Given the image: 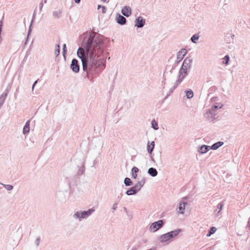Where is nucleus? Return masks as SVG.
Returning <instances> with one entry per match:
<instances>
[{"label":"nucleus","instance_id":"13","mask_svg":"<svg viewBox=\"0 0 250 250\" xmlns=\"http://www.w3.org/2000/svg\"><path fill=\"white\" fill-rule=\"evenodd\" d=\"M116 21L118 24L120 25H124L125 24L126 20L123 16L119 14L116 17Z\"/></svg>","mask_w":250,"mask_h":250},{"label":"nucleus","instance_id":"54","mask_svg":"<svg viewBox=\"0 0 250 250\" xmlns=\"http://www.w3.org/2000/svg\"><path fill=\"white\" fill-rule=\"evenodd\" d=\"M124 210L126 211V212L127 213L128 212H127V209L126 208H124Z\"/></svg>","mask_w":250,"mask_h":250},{"label":"nucleus","instance_id":"46","mask_svg":"<svg viewBox=\"0 0 250 250\" xmlns=\"http://www.w3.org/2000/svg\"><path fill=\"white\" fill-rule=\"evenodd\" d=\"M74 1L76 3H79L81 1V0H74Z\"/></svg>","mask_w":250,"mask_h":250},{"label":"nucleus","instance_id":"47","mask_svg":"<svg viewBox=\"0 0 250 250\" xmlns=\"http://www.w3.org/2000/svg\"><path fill=\"white\" fill-rule=\"evenodd\" d=\"M38 80H39V79H38L37 80L35 81L34 82V83H33V85H35H35H36V84L37 83Z\"/></svg>","mask_w":250,"mask_h":250},{"label":"nucleus","instance_id":"49","mask_svg":"<svg viewBox=\"0 0 250 250\" xmlns=\"http://www.w3.org/2000/svg\"><path fill=\"white\" fill-rule=\"evenodd\" d=\"M1 33L0 32V43L1 42H2V38H1Z\"/></svg>","mask_w":250,"mask_h":250},{"label":"nucleus","instance_id":"33","mask_svg":"<svg viewBox=\"0 0 250 250\" xmlns=\"http://www.w3.org/2000/svg\"><path fill=\"white\" fill-rule=\"evenodd\" d=\"M61 12L60 11H54L53 12V16L54 17L59 18Z\"/></svg>","mask_w":250,"mask_h":250},{"label":"nucleus","instance_id":"7","mask_svg":"<svg viewBox=\"0 0 250 250\" xmlns=\"http://www.w3.org/2000/svg\"><path fill=\"white\" fill-rule=\"evenodd\" d=\"M70 68L72 69L73 72L75 73H78L79 72L80 66L77 59H73L72 60L71 63L70 64Z\"/></svg>","mask_w":250,"mask_h":250},{"label":"nucleus","instance_id":"53","mask_svg":"<svg viewBox=\"0 0 250 250\" xmlns=\"http://www.w3.org/2000/svg\"><path fill=\"white\" fill-rule=\"evenodd\" d=\"M78 173L79 174H83V171H82L80 172V170H79V171L78 172Z\"/></svg>","mask_w":250,"mask_h":250},{"label":"nucleus","instance_id":"18","mask_svg":"<svg viewBox=\"0 0 250 250\" xmlns=\"http://www.w3.org/2000/svg\"><path fill=\"white\" fill-rule=\"evenodd\" d=\"M186 203L184 202H181L179 204V213L181 214H183L184 213V210L185 209V205Z\"/></svg>","mask_w":250,"mask_h":250},{"label":"nucleus","instance_id":"36","mask_svg":"<svg viewBox=\"0 0 250 250\" xmlns=\"http://www.w3.org/2000/svg\"><path fill=\"white\" fill-rule=\"evenodd\" d=\"M66 52V46L65 44H63L62 46V54L64 56V54Z\"/></svg>","mask_w":250,"mask_h":250},{"label":"nucleus","instance_id":"32","mask_svg":"<svg viewBox=\"0 0 250 250\" xmlns=\"http://www.w3.org/2000/svg\"><path fill=\"white\" fill-rule=\"evenodd\" d=\"M3 186L7 190H11L13 188V187L12 185H4L3 184Z\"/></svg>","mask_w":250,"mask_h":250},{"label":"nucleus","instance_id":"35","mask_svg":"<svg viewBox=\"0 0 250 250\" xmlns=\"http://www.w3.org/2000/svg\"><path fill=\"white\" fill-rule=\"evenodd\" d=\"M138 171H139V169L138 167H134L132 168V173H137V172H138Z\"/></svg>","mask_w":250,"mask_h":250},{"label":"nucleus","instance_id":"23","mask_svg":"<svg viewBox=\"0 0 250 250\" xmlns=\"http://www.w3.org/2000/svg\"><path fill=\"white\" fill-rule=\"evenodd\" d=\"M216 230H217V229L215 227H211L210 228V229H209L208 233L207 234V236L209 237L212 234H213L214 233H215V232L216 231Z\"/></svg>","mask_w":250,"mask_h":250},{"label":"nucleus","instance_id":"2","mask_svg":"<svg viewBox=\"0 0 250 250\" xmlns=\"http://www.w3.org/2000/svg\"><path fill=\"white\" fill-rule=\"evenodd\" d=\"M192 62L193 60L190 57H187L184 60L177 76L179 78V80H183L188 74L192 67Z\"/></svg>","mask_w":250,"mask_h":250},{"label":"nucleus","instance_id":"52","mask_svg":"<svg viewBox=\"0 0 250 250\" xmlns=\"http://www.w3.org/2000/svg\"><path fill=\"white\" fill-rule=\"evenodd\" d=\"M35 85H32V90L33 91L34 90V87H35Z\"/></svg>","mask_w":250,"mask_h":250},{"label":"nucleus","instance_id":"19","mask_svg":"<svg viewBox=\"0 0 250 250\" xmlns=\"http://www.w3.org/2000/svg\"><path fill=\"white\" fill-rule=\"evenodd\" d=\"M137 193V192L135 190V189L133 187L129 188L125 192V193L128 196L135 195Z\"/></svg>","mask_w":250,"mask_h":250},{"label":"nucleus","instance_id":"60","mask_svg":"<svg viewBox=\"0 0 250 250\" xmlns=\"http://www.w3.org/2000/svg\"><path fill=\"white\" fill-rule=\"evenodd\" d=\"M216 99V97H213V98H212V100H213V99Z\"/></svg>","mask_w":250,"mask_h":250},{"label":"nucleus","instance_id":"42","mask_svg":"<svg viewBox=\"0 0 250 250\" xmlns=\"http://www.w3.org/2000/svg\"><path fill=\"white\" fill-rule=\"evenodd\" d=\"M4 103V101H2V100L0 99V108L3 105Z\"/></svg>","mask_w":250,"mask_h":250},{"label":"nucleus","instance_id":"56","mask_svg":"<svg viewBox=\"0 0 250 250\" xmlns=\"http://www.w3.org/2000/svg\"><path fill=\"white\" fill-rule=\"evenodd\" d=\"M131 250H137V249L136 248H133V249H132Z\"/></svg>","mask_w":250,"mask_h":250},{"label":"nucleus","instance_id":"5","mask_svg":"<svg viewBox=\"0 0 250 250\" xmlns=\"http://www.w3.org/2000/svg\"><path fill=\"white\" fill-rule=\"evenodd\" d=\"M165 224L163 220H160L158 221L152 223L150 226L149 230L150 231L154 232L161 229Z\"/></svg>","mask_w":250,"mask_h":250},{"label":"nucleus","instance_id":"24","mask_svg":"<svg viewBox=\"0 0 250 250\" xmlns=\"http://www.w3.org/2000/svg\"><path fill=\"white\" fill-rule=\"evenodd\" d=\"M35 11H34V14H33V17H32V20H31V23H30V26H29V29H28V34H27V36L29 37L31 32V26L32 25V24L34 22V19H35Z\"/></svg>","mask_w":250,"mask_h":250},{"label":"nucleus","instance_id":"4","mask_svg":"<svg viewBox=\"0 0 250 250\" xmlns=\"http://www.w3.org/2000/svg\"><path fill=\"white\" fill-rule=\"evenodd\" d=\"M181 231V229H177L171 231L164 234L161 235L159 237V240L162 243L166 242L174 237L177 236Z\"/></svg>","mask_w":250,"mask_h":250},{"label":"nucleus","instance_id":"37","mask_svg":"<svg viewBox=\"0 0 250 250\" xmlns=\"http://www.w3.org/2000/svg\"><path fill=\"white\" fill-rule=\"evenodd\" d=\"M117 203H115L113 205V207L112 208V209L113 210V211H114V210H115L117 208Z\"/></svg>","mask_w":250,"mask_h":250},{"label":"nucleus","instance_id":"44","mask_svg":"<svg viewBox=\"0 0 250 250\" xmlns=\"http://www.w3.org/2000/svg\"><path fill=\"white\" fill-rule=\"evenodd\" d=\"M247 227L249 228V229L250 230V219L248 221Z\"/></svg>","mask_w":250,"mask_h":250},{"label":"nucleus","instance_id":"12","mask_svg":"<svg viewBox=\"0 0 250 250\" xmlns=\"http://www.w3.org/2000/svg\"><path fill=\"white\" fill-rule=\"evenodd\" d=\"M121 12L124 16L128 17L131 14V9L129 6H125L123 8Z\"/></svg>","mask_w":250,"mask_h":250},{"label":"nucleus","instance_id":"45","mask_svg":"<svg viewBox=\"0 0 250 250\" xmlns=\"http://www.w3.org/2000/svg\"><path fill=\"white\" fill-rule=\"evenodd\" d=\"M122 193H121L120 195H119L117 197V199L118 200H120L121 198V197H122Z\"/></svg>","mask_w":250,"mask_h":250},{"label":"nucleus","instance_id":"43","mask_svg":"<svg viewBox=\"0 0 250 250\" xmlns=\"http://www.w3.org/2000/svg\"><path fill=\"white\" fill-rule=\"evenodd\" d=\"M3 25V21L2 20L0 21V28H2Z\"/></svg>","mask_w":250,"mask_h":250},{"label":"nucleus","instance_id":"61","mask_svg":"<svg viewBox=\"0 0 250 250\" xmlns=\"http://www.w3.org/2000/svg\"><path fill=\"white\" fill-rule=\"evenodd\" d=\"M217 208H219V205H217Z\"/></svg>","mask_w":250,"mask_h":250},{"label":"nucleus","instance_id":"39","mask_svg":"<svg viewBox=\"0 0 250 250\" xmlns=\"http://www.w3.org/2000/svg\"><path fill=\"white\" fill-rule=\"evenodd\" d=\"M43 2H41L40 4H39V7H40V12L42 11V8L43 7Z\"/></svg>","mask_w":250,"mask_h":250},{"label":"nucleus","instance_id":"62","mask_svg":"<svg viewBox=\"0 0 250 250\" xmlns=\"http://www.w3.org/2000/svg\"><path fill=\"white\" fill-rule=\"evenodd\" d=\"M103 1H105L106 0H102Z\"/></svg>","mask_w":250,"mask_h":250},{"label":"nucleus","instance_id":"34","mask_svg":"<svg viewBox=\"0 0 250 250\" xmlns=\"http://www.w3.org/2000/svg\"><path fill=\"white\" fill-rule=\"evenodd\" d=\"M41 242V238L40 237H38L35 241V244L37 247H38L40 244Z\"/></svg>","mask_w":250,"mask_h":250},{"label":"nucleus","instance_id":"51","mask_svg":"<svg viewBox=\"0 0 250 250\" xmlns=\"http://www.w3.org/2000/svg\"><path fill=\"white\" fill-rule=\"evenodd\" d=\"M103 6L101 5H98V9H100L101 8H102V7Z\"/></svg>","mask_w":250,"mask_h":250},{"label":"nucleus","instance_id":"3","mask_svg":"<svg viewBox=\"0 0 250 250\" xmlns=\"http://www.w3.org/2000/svg\"><path fill=\"white\" fill-rule=\"evenodd\" d=\"M218 108V106L217 104L214 105L211 109H209L204 114V117L210 122H214L219 117L218 112L216 113Z\"/></svg>","mask_w":250,"mask_h":250},{"label":"nucleus","instance_id":"41","mask_svg":"<svg viewBox=\"0 0 250 250\" xmlns=\"http://www.w3.org/2000/svg\"><path fill=\"white\" fill-rule=\"evenodd\" d=\"M149 145L151 146L152 147H153V149H154V146H155V143L154 141H152Z\"/></svg>","mask_w":250,"mask_h":250},{"label":"nucleus","instance_id":"20","mask_svg":"<svg viewBox=\"0 0 250 250\" xmlns=\"http://www.w3.org/2000/svg\"><path fill=\"white\" fill-rule=\"evenodd\" d=\"M229 56L228 55H227L222 59V64L227 65L229 64Z\"/></svg>","mask_w":250,"mask_h":250},{"label":"nucleus","instance_id":"21","mask_svg":"<svg viewBox=\"0 0 250 250\" xmlns=\"http://www.w3.org/2000/svg\"><path fill=\"white\" fill-rule=\"evenodd\" d=\"M81 211H76L75 212L74 214L73 215V218L75 219L79 220V221H81L82 220L81 217Z\"/></svg>","mask_w":250,"mask_h":250},{"label":"nucleus","instance_id":"29","mask_svg":"<svg viewBox=\"0 0 250 250\" xmlns=\"http://www.w3.org/2000/svg\"><path fill=\"white\" fill-rule=\"evenodd\" d=\"M219 148V142H217L212 145L211 146H210L209 149H212L213 150H216Z\"/></svg>","mask_w":250,"mask_h":250},{"label":"nucleus","instance_id":"10","mask_svg":"<svg viewBox=\"0 0 250 250\" xmlns=\"http://www.w3.org/2000/svg\"><path fill=\"white\" fill-rule=\"evenodd\" d=\"M145 183V178H143L141 181L138 182L133 187H132L135 190L138 192L141 188L143 187Z\"/></svg>","mask_w":250,"mask_h":250},{"label":"nucleus","instance_id":"25","mask_svg":"<svg viewBox=\"0 0 250 250\" xmlns=\"http://www.w3.org/2000/svg\"><path fill=\"white\" fill-rule=\"evenodd\" d=\"M124 184L126 186H130L132 184V182L129 178L126 177L124 180Z\"/></svg>","mask_w":250,"mask_h":250},{"label":"nucleus","instance_id":"40","mask_svg":"<svg viewBox=\"0 0 250 250\" xmlns=\"http://www.w3.org/2000/svg\"><path fill=\"white\" fill-rule=\"evenodd\" d=\"M132 177L134 179H136L137 177V173H132Z\"/></svg>","mask_w":250,"mask_h":250},{"label":"nucleus","instance_id":"11","mask_svg":"<svg viewBox=\"0 0 250 250\" xmlns=\"http://www.w3.org/2000/svg\"><path fill=\"white\" fill-rule=\"evenodd\" d=\"M187 53V51L185 48L181 49L178 53L177 55V59L178 62L181 61L184 58V57Z\"/></svg>","mask_w":250,"mask_h":250},{"label":"nucleus","instance_id":"63","mask_svg":"<svg viewBox=\"0 0 250 250\" xmlns=\"http://www.w3.org/2000/svg\"><path fill=\"white\" fill-rule=\"evenodd\" d=\"M218 213H219V211H217V212L216 213V214H217Z\"/></svg>","mask_w":250,"mask_h":250},{"label":"nucleus","instance_id":"55","mask_svg":"<svg viewBox=\"0 0 250 250\" xmlns=\"http://www.w3.org/2000/svg\"><path fill=\"white\" fill-rule=\"evenodd\" d=\"M46 2H47V0H44V3H46Z\"/></svg>","mask_w":250,"mask_h":250},{"label":"nucleus","instance_id":"9","mask_svg":"<svg viewBox=\"0 0 250 250\" xmlns=\"http://www.w3.org/2000/svg\"><path fill=\"white\" fill-rule=\"evenodd\" d=\"M145 20L142 17L140 16L136 19L135 26L138 28H142L145 25Z\"/></svg>","mask_w":250,"mask_h":250},{"label":"nucleus","instance_id":"8","mask_svg":"<svg viewBox=\"0 0 250 250\" xmlns=\"http://www.w3.org/2000/svg\"><path fill=\"white\" fill-rule=\"evenodd\" d=\"M95 211L93 208H90L87 210L81 211V217L82 220L87 218L92 213Z\"/></svg>","mask_w":250,"mask_h":250},{"label":"nucleus","instance_id":"30","mask_svg":"<svg viewBox=\"0 0 250 250\" xmlns=\"http://www.w3.org/2000/svg\"><path fill=\"white\" fill-rule=\"evenodd\" d=\"M60 46L59 44L56 45V49L55 50V54L56 57H57L60 54Z\"/></svg>","mask_w":250,"mask_h":250},{"label":"nucleus","instance_id":"57","mask_svg":"<svg viewBox=\"0 0 250 250\" xmlns=\"http://www.w3.org/2000/svg\"><path fill=\"white\" fill-rule=\"evenodd\" d=\"M2 32V28H0V32L1 33Z\"/></svg>","mask_w":250,"mask_h":250},{"label":"nucleus","instance_id":"59","mask_svg":"<svg viewBox=\"0 0 250 250\" xmlns=\"http://www.w3.org/2000/svg\"><path fill=\"white\" fill-rule=\"evenodd\" d=\"M83 168H84V163L83 164Z\"/></svg>","mask_w":250,"mask_h":250},{"label":"nucleus","instance_id":"16","mask_svg":"<svg viewBox=\"0 0 250 250\" xmlns=\"http://www.w3.org/2000/svg\"><path fill=\"white\" fill-rule=\"evenodd\" d=\"M30 122V120H28L26 122L25 125H24L23 128L22 133L23 134H26L27 133H28L29 132Z\"/></svg>","mask_w":250,"mask_h":250},{"label":"nucleus","instance_id":"50","mask_svg":"<svg viewBox=\"0 0 250 250\" xmlns=\"http://www.w3.org/2000/svg\"><path fill=\"white\" fill-rule=\"evenodd\" d=\"M28 37L27 36V39H26V41H25V43H24V45H26V43H27V41H28Z\"/></svg>","mask_w":250,"mask_h":250},{"label":"nucleus","instance_id":"17","mask_svg":"<svg viewBox=\"0 0 250 250\" xmlns=\"http://www.w3.org/2000/svg\"><path fill=\"white\" fill-rule=\"evenodd\" d=\"M148 174L152 177H155L158 174L157 170L156 168L153 167H150L148 168L147 171Z\"/></svg>","mask_w":250,"mask_h":250},{"label":"nucleus","instance_id":"27","mask_svg":"<svg viewBox=\"0 0 250 250\" xmlns=\"http://www.w3.org/2000/svg\"><path fill=\"white\" fill-rule=\"evenodd\" d=\"M8 93V90L7 89L5 90V92H4L0 97V99L2 100V101H5Z\"/></svg>","mask_w":250,"mask_h":250},{"label":"nucleus","instance_id":"6","mask_svg":"<svg viewBox=\"0 0 250 250\" xmlns=\"http://www.w3.org/2000/svg\"><path fill=\"white\" fill-rule=\"evenodd\" d=\"M235 35L231 30L224 32V40L227 44L233 42Z\"/></svg>","mask_w":250,"mask_h":250},{"label":"nucleus","instance_id":"26","mask_svg":"<svg viewBox=\"0 0 250 250\" xmlns=\"http://www.w3.org/2000/svg\"><path fill=\"white\" fill-rule=\"evenodd\" d=\"M151 127L153 128L154 130H158L159 127L158 125V123L155 120H153L151 121Z\"/></svg>","mask_w":250,"mask_h":250},{"label":"nucleus","instance_id":"28","mask_svg":"<svg viewBox=\"0 0 250 250\" xmlns=\"http://www.w3.org/2000/svg\"><path fill=\"white\" fill-rule=\"evenodd\" d=\"M199 38V36L197 34L193 35L191 38V41L193 43H196V41L198 40Z\"/></svg>","mask_w":250,"mask_h":250},{"label":"nucleus","instance_id":"22","mask_svg":"<svg viewBox=\"0 0 250 250\" xmlns=\"http://www.w3.org/2000/svg\"><path fill=\"white\" fill-rule=\"evenodd\" d=\"M186 96L188 99H190L193 97V92L192 90H188L186 91Z\"/></svg>","mask_w":250,"mask_h":250},{"label":"nucleus","instance_id":"58","mask_svg":"<svg viewBox=\"0 0 250 250\" xmlns=\"http://www.w3.org/2000/svg\"><path fill=\"white\" fill-rule=\"evenodd\" d=\"M222 209V206H221V207H220V211Z\"/></svg>","mask_w":250,"mask_h":250},{"label":"nucleus","instance_id":"14","mask_svg":"<svg viewBox=\"0 0 250 250\" xmlns=\"http://www.w3.org/2000/svg\"><path fill=\"white\" fill-rule=\"evenodd\" d=\"M210 146L205 145H202L198 148V152L200 153L204 154L206 153L209 150Z\"/></svg>","mask_w":250,"mask_h":250},{"label":"nucleus","instance_id":"15","mask_svg":"<svg viewBox=\"0 0 250 250\" xmlns=\"http://www.w3.org/2000/svg\"><path fill=\"white\" fill-rule=\"evenodd\" d=\"M183 81V80H179V78L177 77V80L173 84V86L169 89V94H170L173 92L174 89L178 86L179 84H180L182 83Z\"/></svg>","mask_w":250,"mask_h":250},{"label":"nucleus","instance_id":"31","mask_svg":"<svg viewBox=\"0 0 250 250\" xmlns=\"http://www.w3.org/2000/svg\"><path fill=\"white\" fill-rule=\"evenodd\" d=\"M147 150L149 154H151L153 150V147H152L151 146L149 145V142H148L147 143Z\"/></svg>","mask_w":250,"mask_h":250},{"label":"nucleus","instance_id":"1","mask_svg":"<svg viewBox=\"0 0 250 250\" xmlns=\"http://www.w3.org/2000/svg\"><path fill=\"white\" fill-rule=\"evenodd\" d=\"M94 32H86L82 42V46L77 50L78 57L81 60L83 73L89 80H92L95 75L98 74L105 67L102 60L99 59L106 47L103 36Z\"/></svg>","mask_w":250,"mask_h":250},{"label":"nucleus","instance_id":"38","mask_svg":"<svg viewBox=\"0 0 250 250\" xmlns=\"http://www.w3.org/2000/svg\"><path fill=\"white\" fill-rule=\"evenodd\" d=\"M102 13L104 14L106 13V8L105 6H103L102 7Z\"/></svg>","mask_w":250,"mask_h":250},{"label":"nucleus","instance_id":"48","mask_svg":"<svg viewBox=\"0 0 250 250\" xmlns=\"http://www.w3.org/2000/svg\"><path fill=\"white\" fill-rule=\"evenodd\" d=\"M224 144V143L223 142L220 141V147L223 146Z\"/></svg>","mask_w":250,"mask_h":250}]
</instances>
